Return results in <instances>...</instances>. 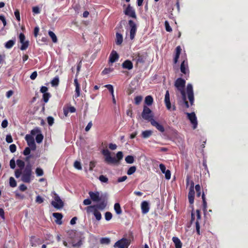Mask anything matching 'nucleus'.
<instances>
[{
  "instance_id": "obj_1",
  "label": "nucleus",
  "mask_w": 248,
  "mask_h": 248,
  "mask_svg": "<svg viewBox=\"0 0 248 248\" xmlns=\"http://www.w3.org/2000/svg\"><path fill=\"white\" fill-rule=\"evenodd\" d=\"M186 81L181 78H179L175 82L174 86L176 88V94L178 98H181L180 104L184 105L186 108H188L189 105L186 100V94L185 91V87Z\"/></svg>"
},
{
  "instance_id": "obj_2",
  "label": "nucleus",
  "mask_w": 248,
  "mask_h": 248,
  "mask_svg": "<svg viewBox=\"0 0 248 248\" xmlns=\"http://www.w3.org/2000/svg\"><path fill=\"white\" fill-rule=\"evenodd\" d=\"M16 178L21 177V180L24 183H29L32 179V170L30 165L26 166L23 169H17L15 170Z\"/></svg>"
},
{
  "instance_id": "obj_3",
  "label": "nucleus",
  "mask_w": 248,
  "mask_h": 248,
  "mask_svg": "<svg viewBox=\"0 0 248 248\" xmlns=\"http://www.w3.org/2000/svg\"><path fill=\"white\" fill-rule=\"evenodd\" d=\"M51 196L53 199V200L51 202L52 206L57 209L62 208L64 206V203L60 196L55 191L51 192Z\"/></svg>"
},
{
  "instance_id": "obj_4",
  "label": "nucleus",
  "mask_w": 248,
  "mask_h": 248,
  "mask_svg": "<svg viewBox=\"0 0 248 248\" xmlns=\"http://www.w3.org/2000/svg\"><path fill=\"white\" fill-rule=\"evenodd\" d=\"M101 152L104 156V161L107 164L109 165L118 164V159H116L115 157L111 156V152L108 149H103Z\"/></svg>"
},
{
  "instance_id": "obj_5",
  "label": "nucleus",
  "mask_w": 248,
  "mask_h": 248,
  "mask_svg": "<svg viewBox=\"0 0 248 248\" xmlns=\"http://www.w3.org/2000/svg\"><path fill=\"white\" fill-rule=\"evenodd\" d=\"M128 24L129 26V29H127V32L126 33V38L128 37V32H129V38L131 40H132L134 39L135 34H136V31H137V25H136V23L132 20H129Z\"/></svg>"
},
{
  "instance_id": "obj_6",
  "label": "nucleus",
  "mask_w": 248,
  "mask_h": 248,
  "mask_svg": "<svg viewBox=\"0 0 248 248\" xmlns=\"http://www.w3.org/2000/svg\"><path fill=\"white\" fill-rule=\"evenodd\" d=\"M141 116L144 120L151 122L154 120V114L152 111L147 106L143 107Z\"/></svg>"
},
{
  "instance_id": "obj_7",
  "label": "nucleus",
  "mask_w": 248,
  "mask_h": 248,
  "mask_svg": "<svg viewBox=\"0 0 248 248\" xmlns=\"http://www.w3.org/2000/svg\"><path fill=\"white\" fill-rule=\"evenodd\" d=\"M130 240L126 238H122L117 241L114 245L115 248H128Z\"/></svg>"
},
{
  "instance_id": "obj_8",
  "label": "nucleus",
  "mask_w": 248,
  "mask_h": 248,
  "mask_svg": "<svg viewBox=\"0 0 248 248\" xmlns=\"http://www.w3.org/2000/svg\"><path fill=\"white\" fill-rule=\"evenodd\" d=\"M95 207L94 206H89L86 208V210L88 214L93 213L96 220L99 221L101 220L102 216L99 210L95 209Z\"/></svg>"
},
{
  "instance_id": "obj_9",
  "label": "nucleus",
  "mask_w": 248,
  "mask_h": 248,
  "mask_svg": "<svg viewBox=\"0 0 248 248\" xmlns=\"http://www.w3.org/2000/svg\"><path fill=\"white\" fill-rule=\"evenodd\" d=\"M186 93L187 95L188 98L189 100L190 105H193L194 97V93L193 90V86L191 84H188L186 86Z\"/></svg>"
},
{
  "instance_id": "obj_10",
  "label": "nucleus",
  "mask_w": 248,
  "mask_h": 248,
  "mask_svg": "<svg viewBox=\"0 0 248 248\" xmlns=\"http://www.w3.org/2000/svg\"><path fill=\"white\" fill-rule=\"evenodd\" d=\"M28 145L32 150L36 149V144L34 141V136L31 134H27L25 138Z\"/></svg>"
},
{
  "instance_id": "obj_11",
  "label": "nucleus",
  "mask_w": 248,
  "mask_h": 248,
  "mask_svg": "<svg viewBox=\"0 0 248 248\" xmlns=\"http://www.w3.org/2000/svg\"><path fill=\"white\" fill-rule=\"evenodd\" d=\"M31 134L32 135L35 136V140L38 143H40L42 142L44 139V136L41 133L40 130L38 128H35L31 131Z\"/></svg>"
},
{
  "instance_id": "obj_12",
  "label": "nucleus",
  "mask_w": 248,
  "mask_h": 248,
  "mask_svg": "<svg viewBox=\"0 0 248 248\" xmlns=\"http://www.w3.org/2000/svg\"><path fill=\"white\" fill-rule=\"evenodd\" d=\"M186 115L188 119L190 120L191 123L193 125V129H196L197 127V120L195 114L194 112L186 113Z\"/></svg>"
},
{
  "instance_id": "obj_13",
  "label": "nucleus",
  "mask_w": 248,
  "mask_h": 248,
  "mask_svg": "<svg viewBox=\"0 0 248 248\" xmlns=\"http://www.w3.org/2000/svg\"><path fill=\"white\" fill-rule=\"evenodd\" d=\"M195 216H196V229L197 232L198 234H200V222L199 221L201 219V216L200 214V211L199 210H196V211L195 212Z\"/></svg>"
},
{
  "instance_id": "obj_14",
  "label": "nucleus",
  "mask_w": 248,
  "mask_h": 248,
  "mask_svg": "<svg viewBox=\"0 0 248 248\" xmlns=\"http://www.w3.org/2000/svg\"><path fill=\"white\" fill-rule=\"evenodd\" d=\"M19 38L20 42L22 44L20 49L22 50L26 49L29 46V41H25V35L22 33L19 34Z\"/></svg>"
},
{
  "instance_id": "obj_15",
  "label": "nucleus",
  "mask_w": 248,
  "mask_h": 248,
  "mask_svg": "<svg viewBox=\"0 0 248 248\" xmlns=\"http://www.w3.org/2000/svg\"><path fill=\"white\" fill-rule=\"evenodd\" d=\"M89 195L91 200L94 202H98L100 200V193L98 191L93 192L90 191Z\"/></svg>"
},
{
  "instance_id": "obj_16",
  "label": "nucleus",
  "mask_w": 248,
  "mask_h": 248,
  "mask_svg": "<svg viewBox=\"0 0 248 248\" xmlns=\"http://www.w3.org/2000/svg\"><path fill=\"white\" fill-rule=\"evenodd\" d=\"M76 235L78 237L77 242H76L75 239H73L71 241L72 247L74 248H79L82 245L81 238L80 234L78 233H75Z\"/></svg>"
},
{
  "instance_id": "obj_17",
  "label": "nucleus",
  "mask_w": 248,
  "mask_h": 248,
  "mask_svg": "<svg viewBox=\"0 0 248 248\" xmlns=\"http://www.w3.org/2000/svg\"><path fill=\"white\" fill-rule=\"evenodd\" d=\"M119 58V55L117 52L115 50H112L109 55V62L111 63H113L118 60Z\"/></svg>"
},
{
  "instance_id": "obj_18",
  "label": "nucleus",
  "mask_w": 248,
  "mask_h": 248,
  "mask_svg": "<svg viewBox=\"0 0 248 248\" xmlns=\"http://www.w3.org/2000/svg\"><path fill=\"white\" fill-rule=\"evenodd\" d=\"M151 124L154 127H155L158 131L161 132H163L165 131V129L163 126L159 124L158 122L156 121L155 120H152L151 122Z\"/></svg>"
},
{
  "instance_id": "obj_19",
  "label": "nucleus",
  "mask_w": 248,
  "mask_h": 248,
  "mask_svg": "<svg viewBox=\"0 0 248 248\" xmlns=\"http://www.w3.org/2000/svg\"><path fill=\"white\" fill-rule=\"evenodd\" d=\"M141 209L143 214H147L149 211V204L148 202L143 201L141 203Z\"/></svg>"
},
{
  "instance_id": "obj_20",
  "label": "nucleus",
  "mask_w": 248,
  "mask_h": 248,
  "mask_svg": "<svg viewBox=\"0 0 248 248\" xmlns=\"http://www.w3.org/2000/svg\"><path fill=\"white\" fill-rule=\"evenodd\" d=\"M125 15L129 16L130 17L135 18L136 14L134 10L130 6H128L124 11Z\"/></svg>"
},
{
  "instance_id": "obj_21",
  "label": "nucleus",
  "mask_w": 248,
  "mask_h": 248,
  "mask_svg": "<svg viewBox=\"0 0 248 248\" xmlns=\"http://www.w3.org/2000/svg\"><path fill=\"white\" fill-rule=\"evenodd\" d=\"M180 69L181 72L185 74L188 72V64L186 61L183 60L181 64Z\"/></svg>"
},
{
  "instance_id": "obj_22",
  "label": "nucleus",
  "mask_w": 248,
  "mask_h": 248,
  "mask_svg": "<svg viewBox=\"0 0 248 248\" xmlns=\"http://www.w3.org/2000/svg\"><path fill=\"white\" fill-rule=\"evenodd\" d=\"M122 67L128 70H131L133 67L132 62L129 60H126L122 64Z\"/></svg>"
},
{
  "instance_id": "obj_23",
  "label": "nucleus",
  "mask_w": 248,
  "mask_h": 248,
  "mask_svg": "<svg viewBox=\"0 0 248 248\" xmlns=\"http://www.w3.org/2000/svg\"><path fill=\"white\" fill-rule=\"evenodd\" d=\"M74 84L76 87V90H75L76 93L75 94V97L77 98L80 96V85L78 83V79L77 78H76L74 79Z\"/></svg>"
},
{
  "instance_id": "obj_24",
  "label": "nucleus",
  "mask_w": 248,
  "mask_h": 248,
  "mask_svg": "<svg viewBox=\"0 0 248 248\" xmlns=\"http://www.w3.org/2000/svg\"><path fill=\"white\" fill-rule=\"evenodd\" d=\"M53 216L56 218L55 222L57 224L61 225L62 224V215L61 213H54Z\"/></svg>"
},
{
  "instance_id": "obj_25",
  "label": "nucleus",
  "mask_w": 248,
  "mask_h": 248,
  "mask_svg": "<svg viewBox=\"0 0 248 248\" xmlns=\"http://www.w3.org/2000/svg\"><path fill=\"white\" fill-rule=\"evenodd\" d=\"M123 42V37L122 34L119 32H116L115 42L116 45H121Z\"/></svg>"
},
{
  "instance_id": "obj_26",
  "label": "nucleus",
  "mask_w": 248,
  "mask_h": 248,
  "mask_svg": "<svg viewBox=\"0 0 248 248\" xmlns=\"http://www.w3.org/2000/svg\"><path fill=\"white\" fill-rule=\"evenodd\" d=\"M172 240L174 243L175 248H182V243L178 237H173Z\"/></svg>"
},
{
  "instance_id": "obj_27",
  "label": "nucleus",
  "mask_w": 248,
  "mask_h": 248,
  "mask_svg": "<svg viewBox=\"0 0 248 248\" xmlns=\"http://www.w3.org/2000/svg\"><path fill=\"white\" fill-rule=\"evenodd\" d=\"M194 195L195 191L194 190L189 189V191L188 195V198L189 202L190 204H193L194 200Z\"/></svg>"
},
{
  "instance_id": "obj_28",
  "label": "nucleus",
  "mask_w": 248,
  "mask_h": 248,
  "mask_svg": "<svg viewBox=\"0 0 248 248\" xmlns=\"http://www.w3.org/2000/svg\"><path fill=\"white\" fill-rule=\"evenodd\" d=\"M107 205V203L105 202H102L99 204L91 205L95 207V208L98 210H103Z\"/></svg>"
},
{
  "instance_id": "obj_29",
  "label": "nucleus",
  "mask_w": 248,
  "mask_h": 248,
  "mask_svg": "<svg viewBox=\"0 0 248 248\" xmlns=\"http://www.w3.org/2000/svg\"><path fill=\"white\" fill-rule=\"evenodd\" d=\"M164 101H165V103L167 108L169 110H170V109L171 108V104H170V97L165 98ZM172 109L173 110H175L176 109V108L174 106H172Z\"/></svg>"
},
{
  "instance_id": "obj_30",
  "label": "nucleus",
  "mask_w": 248,
  "mask_h": 248,
  "mask_svg": "<svg viewBox=\"0 0 248 248\" xmlns=\"http://www.w3.org/2000/svg\"><path fill=\"white\" fill-rule=\"evenodd\" d=\"M181 48L180 46H177L176 48V54L174 59V62L175 63H176L178 61V59L179 58L180 54L181 52Z\"/></svg>"
},
{
  "instance_id": "obj_31",
  "label": "nucleus",
  "mask_w": 248,
  "mask_h": 248,
  "mask_svg": "<svg viewBox=\"0 0 248 248\" xmlns=\"http://www.w3.org/2000/svg\"><path fill=\"white\" fill-rule=\"evenodd\" d=\"M153 133V131L150 130H145L142 132V137L146 139L150 137Z\"/></svg>"
},
{
  "instance_id": "obj_32",
  "label": "nucleus",
  "mask_w": 248,
  "mask_h": 248,
  "mask_svg": "<svg viewBox=\"0 0 248 248\" xmlns=\"http://www.w3.org/2000/svg\"><path fill=\"white\" fill-rule=\"evenodd\" d=\"M153 102V98L151 95L147 96L145 98V103L148 106H151Z\"/></svg>"
},
{
  "instance_id": "obj_33",
  "label": "nucleus",
  "mask_w": 248,
  "mask_h": 248,
  "mask_svg": "<svg viewBox=\"0 0 248 248\" xmlns=\"http://www.w3.org/2000/svg\"><path fill=\"white\" fill-rule=\"evenodd\" d=\"M114 209L117 214L120 215L122 214V209L119 203H116L114 204Z\"/></svg>"
},
{
  "instance_id": "obj_34",
  "label": "nucleus",
  "mask_w": 248,
  "mask_h": 248,
  "mask_svg": "<svg viewBox=\"0 0 248 248\" xmlns=\"http://www.w3.org/2000/svg\"><path fill=\"white\" fill-rule=\"evenodd\" d=\"M48 35L52 39V42L54 43H56L57 42V38L55 34L52 31H48Z\"/></svg>"
},
{
  "instance_id": "obj_35",
  "label": "nucleus",
  "mask_w": 248,
  "mask_h": 248,
  "mask_svg": "<svg viewBox=\"0 0 248 248\" xmlns=\"http://www.w3.org/2000/svg\"><path fill=\"white\" fill-rule=\"evenodd\" d=\"M15 44V41L13 40H10L7 42L5 44V47L6 48H11Z\"/></svg>"
},
{
  "instance_id": "obj_36",
  "label": "nucleus",
  "mask_w": 248,
  "mask_h": 248,
  "mask_svg": "<svg viewBox=\"0 0 248 248\" xmlns=\"http://www.w3.org/2000/svg\"><path fill=\"white\" fill-rule=\"evenodd\" d=\"M136 61L137 63H143L145 61V58L143 56L138 54L136 58Z\"/></svg>"
},
{
  "instance_id": "obj_37",
  "label": "nucleus",
  "mask_w": 248,
  "mask_h": 248,
  "mask_svg": "<svg viewBox=\"0 0 248 248\" xmlns=\"http://www.w3.org/2000/svg\"><path fill=\"white\" fill-rule=\"evenodd\" d=\"M125 160L126 162L128 164H132L134 161V158L132 155H127L125 158Z\"/></svg>"
},
{
  "instance_id": "obj_38",
  "label": "nucleus",
  "mask_w": 248,
  "mask_h": 248,
  "mask_svg": "<svg viewBox=\"0 0 248 248\" xmlns=\"http://www.w3.org/2000/svg\"><path fill=\"white\" fill-rule=\"evenodd\" d=\"M9 184L10 186H11L12 187H15L16 186V182L15 180V179L12 177H11L9 178Z\"/></svg>"
},
{
  "instance_id": "obj_39",
  "label": "nucleus",
  "mask_w": 248,
  "mask_h": 248,
  "mask_svg": "<svg viewBox=\"0 0 248 248\" xmlns=\"http://www.w3.org/2000/svg\"><path fill=\"white\" fill-rule=\"evenodd\" d=\"M16 164L18 167L20 168L19 169H23L25 168V162L23 160L20 159L17 160Z\"/></svg>"
},
{
  "instance_id": "obj_40",
  "label": "nucleus",
  "mask_w": 248,
  "mask_h": 248,
  "mask_svg": "<svg viewBox=\"0 0 248 248\" xmlns=\"http://www.w3.org/2000/svg\"><path fill=\"white\" fill-rule=\"evenodd\" d=\"M35 173L37 176H41L44 175V171L40 168H37L35 170Z\"/></svg>"
},
{
  "instance_id": "obj_41",
  "label": "nucleus",
  "mask_w": 248,
  "mask_h": 248,
  "mask_svg": "<svg viewBox=\"0 0 248 248\" xmlns=\"http://www.w3.org/2000/svg\"><path fill=\"white\" fill-rule=\"evenodd\" d=\"M59 79L58 77H55L51 81V84L52 86H57L58 85Z\"/></svg>"
},
{
  "instance_id": "obj_42",
  "label": "nucleus",
  "mask_w": 248,
  "mask_h": 248,
  "mask_svg": "<svg viewBox=\"0 0 248 248\" xmlns=\"http://www.w3.org/2000/svg\"><path fill=\"white\" fill-rule=\"evenodd\" d=\"M136 170V167L135 166H132L129 168L127 171V174L128 175H131L133 174Z\"/></svg>"
},
{
  "instance_id": "obj_43",
  "label": "nucleus",
  "mask_w": 248,
  "mask_h": 248,
  "mask_svg": "<svg viewBox=\"0 0 248 248\" xmlns=\"http://www.w3.org/2000/svg\"><path fill=\"white\" fill-rule=\"evenodd\" d=\"M110 242L109 238L107 237L102 238L100 239V243L102 244H108Z\"/></svg>"
},
{
  "instance_id": "obj_44",
  "label": "nucleus",
  "mask_w": 248,
  "mask_h": 248,
  "mask_svg": "<svg viewBox=\"0 0 248 248\" xmlns=\"http://www.w3.org/2000/svg\"><path fill=\"white\" fill-rule=\"evenodd\" d=\"M74 167L77 170H81L82 169V167L81 165V163L78 161H76L74 164Z\"/></svg>"
},
{
  "instance_id": "obj_45",
  "label": "nucleus",
  "mask_w": 248,
  "mask_h": 248,
  "mask_svg": "<svg viewBox=\"0 0 248 248\" xmlns=\"http://www.w3.org/2000/svg\"><path fill=\"white\" fill-rule=\"evenodd\" d=\"M123 154L122 152L119 151L116 154V156L115 157V158L118 159V163L119 162V161L123 158Z\"/></svg>"
},
{
  "instance_id": "obj_46",
  "label": "nucleus",
  "mask_w": 248,
  "mask_h": 248,
  "mask_svg": "<svg viewBox=\"0 0 248 248\" xmlns=\"http://www.w3.org/2000/svg\"><path fill=\"white\" fill-rule=\"evenodd\" d=\"M142 100V97L141 96H137L134 99L135 104L139 105L141 102Z\"/></svg>"
},
{
  "instance_id": "obj_47",
  "label": "nucleus",
  "mask_w": 248,
  "mask_h": 248,
  "mask_svg": "<svg viewBox=\"0 0 248 248\" xmlns=\"http://www.w3.org/2000/svg\"><path fill=\"white\" fill-rule=\"evenodd\" d=\"M112 214L110 212H107L105 213V219L107 221L110 220L112 218Z\"/></svg>"
},
{
  "instance_id": "obj_48",
  "label": "nucleus",
  "mask_w": 248,
  "mask_h": 248,
  "mask_svg": "<svg viewBox=\"0 0 248 248\" xmlns=\"http://www.w3.org/2000/svg\"><path fill=\"white\" fill-rule=\"evenodd\" d=\"M99 180L102 183H108V178L103 175H101L99 176Z\"/></svg>"
},
{
  "instance_id": "obj_49",
  "label": "nucleus",
  "mask_w": 248,
  "mask_h": 248,
  "mask_svg": "<svg viewBox=\"0 0 248 248\" xmlns=\"http://www.w3.org/2000/svg\"><path fill=\"white\" fill-rule=\"evenodd\" d=\"M105 87L108 90L109 92H110L111 95L114 94V90L112 85L110 84H107L106 85Z\"/></svg>"
},
{
  "instance_id": "obj_50",
  "label": "nucleus",
  "mask_w": 248,
  "mask_h": 248,
  "mask_svg": "<svg viewBox=\"0 0 248 248\" xmlns=\"http://www.w3.org/2000/svg\"><path fill=\"white\" fill-rule=\"evenodd\" d=\"M50 96V94L49 93H46L43 94V100H44V101L45 103L47 102L48 100H49V98Z\"/></svg>"
},
{
  "instance_id": "obj_51",
  "label": "nucleus",
  "mask_w": 248,
  "mask_h": 248,
  "mask_svg": "<svg viewBox=\"0 0 248 248\" xmlns=\"http://www.w3.org/2000/svg\"><path fill=\"white\" fill-rule=\"evenodd\" d=\"M165 26L166 30L167 31L170 32V31H172L171 28L170 26L169 23L168 21H165Z\"/></svg>"
},
{
  "instance_id": "obj_52",
  "label": "nucleus",
  "mask_w": 248,
  "mask_h": 248,
  "mask_svg": "<svg viewBox=\"0 0 248 248\" xmlns=\"http://www.w3.org/2000/svg\"><path fill=\"white\" fill-rule=\"evenodd\" d=\"M113 71V69L111 68H105L102 71V73L103 75H106L110 73Z\"/></svg>"
},
{
  "instance_id": "obj_53",
  "label": "nucleus",
  "mask_w": 248,
  "mask_h": 248,
  "mask_svg": "<svg viewBox=\"0 0 248 248\" xmlns=\"http://www.w3.org/2000/svg\"><path fill=\"white\" fill-rule=\"evenodd\" d=\"M96 162L94 161H92L90 162L89 163V170L92 171L93 169V168L95 166Z\"/></svg>"
},
{
  "instance_id": "obj_54",
  "label": "nucleus",
  "mask_w": 248,
  "mask_h": 248,
  "mask_svg": "<svg viewBox=\"0 0 248 248\" xmlns=\"http://www.w3.org/2000/svg\"><path fill=\"white\" fill-rule=\"evenodd\" d=\"M165 175V178L167 180H170L171 177V173L170 170H167L164 173Z\"/></svg>"
},
{
  "instance_id": "obj_55",
  "label": "nucleus",
  "mask_w": 248,
  "mask_h": 248,
  "mask_svg": "<svg viewBox=\"0 0 248 248\" xmlns=\"http://www.w3.org/2000/svg\"><path fill=\"white\" fill-rule=\"evenodd\" d=\"M47 121L48 124L51 126L54 123V118L51 116H49L47 118Z\"/></svg>"
},
{
  "instance_id": "obj_56",
  "label": "nucleus",
  "mask_w": 248,
  "mask_h": 248,
  "mask_svg": "<svg viewBox=\"0 0 248 248\" xmlns=\"http://www.w3.org/2000/svg\"><path fill=\"white\" fill-rule=\"evenodd\" d=\"M44 199L42 198L40 196L38 195L35 200L36 202L38 203H42L44 202Z\"/></svg>"
},
{
  "instance_id": "obj_57",
  "label": "nucleus",
  "mask_w": 248,
  "mask_h": 248,
  "mask_svg": "<svg viewBox=\"0 0 248 248\" xmlns=\"http://www.w3.org/2000/svg\"><path fill=\"white\" fill-rule=\"evenodd\" d=\"M32 12L34 14H38L40 13V10L39 7L34 6L32 7Z\"/></svg>"
},
{
  "instance_id": "obj_58",
  "label": "nucleus",
  "mask_w": 248,
  "mask_h": 248,
  "mask_svg": "<svg viewBox=\"0 0 248 248\" xmlns=\"http://www.w3.org/2000/svg\"><path fill=\"white\" fill-rule=\"evenodd\" d=\"M9 149L11 153H13L16 151V147L15 144H11L10 145Z\"/></svg>"
},
{
  "instance_id": "obj_59",
  "label": "nucleus",
  "mask_w": 248,
  "mask_h": 248,
  "mask_svg": "<svg viewBox=\"0 0 248 248\" xmlns=\"http://www.w3.org/2000/svg\"><path fill=\"white\" fill-rule=\"evenodd\" d=\"M202 201H203V208H204V210H206L207 203L205 201V195L204 193H203L202 195Z\"/></svg>"
},
{
  "instance_id": "obj_60",
  "label": "nucleus",
  "mask_w": 248,
  "mask_h": 248,
  "mask_svg": "<svg viewBox=\"0 0 248 248\" xmlns=\"http://www.w3.org/2000/svg\"><path fill=\"white\" fill-rule=\"evenodd\" d=\"M31 148L30 147H26L23 152L24 155H29L31 153Z\"/></svg>"
},
{
  "instance_id": "obj_61",
  "label": "nucleus",
  "mask_w": 248,
  "mask_h": 248,
  "mask_svg": "<svg viewBox=\"0 0 248 248\" xmlns=\"http://www.w3.org/2000/svg\"><path fill=\"white\" fill-rule=\"evenodd\" d=\"M15 194H16V197L18 199L22 200L25 198V196L23 195L20 194L19 193H18L17 191L15 192Z\"/></svg>"
},
{
  "instance_id": "obj_62",
  "label": "nucleus",
  "mask_w": 248,
  "mask_h": 248,
  "mask_svg": "<svg viewBox=\"0 0 248 248\" xmlns=\"http://www.w3.org/2000/svg\"><path fill=\"white\" fill-rule=\"evenodd\" d=\"M6 141L8 143H12L13 142V139L11 135H7L6 137Z\"/></svg>"
},
{
  "instance_id": "obj_63",
  "label": "nucleus",
  "mask_w": 248,
  "mask_h": 248,
  "mask_svg": "<svg viewBox=\"0 0 248 248\" xmlns=\"http://www.w3.org/2000/svg\"><path fill=\"white\" fill-rule=\"evenodd\" d=\"M8 124V121L6 119H5L3 120L1 123V126L2 128H5L7 127Z\"/></svg>"
},
{
  "instance_id": "obj_64",
  "label": "nucleus",
  "mask_w": 248,
  "mask_h": 248,
  "mask_svg": "<svg viewBox=\"0 0 248 248\" xmlns=\"http://www.w3.org/2000/svg\"><path fill=\"white\" fill-rule=\"evenodd\" d=\"M18 188H19V189L21 191H24L27 189V186L24 184L20 185L19 186Z\"/></svg>"
}]
</instances>
